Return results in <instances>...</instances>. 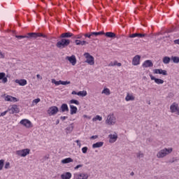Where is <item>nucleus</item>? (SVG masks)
Returning a JSON list of instances; mask_svg holds the SVG:
<instances>
[{
  "instance_id": "obj_1",
  "label": "nucleus",
  "mask_w": 179,
  "mask_h": 179,
  "mask_svg": "<svg viewBox=\"0 0 179 179\" xmlns=\"http://www.w3.org/2000/svg\"><path fill=\"white\" fill-rule=\"evenodd\" d=\"M71 44V40L68 38H62L59 41H58L56 44L57 48L62 50V48H65L68 47Z\"/></svg>"
},
{
  "instance_id": "obj_2",
  "label": "nucleus",
  "mask_w": 179,
  "mask_h": 179,
  "mask_svg": "<svg viewBox=\"0 0 179 179\" xmlns=\"http://www.w3.org/2000/svg\"><path fill=\"white\" fill-rule=\"evenodd\" d=\"M171 152H173L172 148H164L157 152V157H158V159H163V157H166L167 155H170Z\"/></svg>"
},
{
  "instance_id": "obj_3",
  "label": "nucleus",
  "mask_w": 179,
  "mask_h": 179,
  "mask_svg": "<svg viewBox=\"0 0 179 179\" xmlns=\"http://www.w3.org/2000/svg\"><path fill=\"white\" fill-rule=\"evenodd\" d=\"M16 155L17 156H20V157H26L27 155H30V149L25 148L16 151Z\"/></svg>"
},
{
  "instance_id": "obj_4",
  "label": "nucleus",
  "mask_w": 179,
  "mask_h": 179,
  "mask_svg": "<svg viewBox=\"0 0 179 179\" xmlns=\"http://www.w3.org/2000/svg\"><path fill=\"white\" fill-rule=\"evenodd\" d=\"M84 57H85V58L87 59L85 61L87 64H89V65H94V57L90 55L89 52H85L84 54Z\"/></svg>"
},
{
  "instance_id": "obj_5",
  "label": "nucleus",
  "mask_w": 179,
  "mask_h": 179,
  "mask_svg": "<svg viewBox=\"0 0 179 179\" xmlns=\"http://www.w3.org/2000/svg\"><path fill=\"white\" fill-rule=\"evenodd\" d=\"M59 111V108H58L56 106H53L48 108V114L50 117H51V115H55L57 114Z\"/></svg>"
},
{
  "instance_id": "obj_6",
  "label": "nucleus",
  "mask_w": 179,
  "mask_h": 179,
  "mask_svg": "<svg viewBox=\"0 0 179 179\" xmlns=\"http://www.w3.org/2000/svg\"><path fill=\"white\" fill-rule=\"evenodd\" d=\"M28 38H37V37H43L44 38H45L47 37V36L41 34V33H36V32H31V33H28Z\"/></svg>"
},
{
  "instance_id": "obj_7",
  "label": "nucleus",
  "mask_w": 179,
  "mask_h": 179,
  "mask_svg": "<svg viewBox=\"0 0 179 179\" xmlns=\"http://www.w3.org/2000/svg\"><path fill=\"white\" fill-rule=\"evenodd\" d=\"M106 122L108 125H114V124H115V117H114V114L108 115Z\"/></svg>"
},
{
  "instance_id": "obj_8",
  "label": "nucleus",
  "mask_w": 179,
  "mask_h": 179,
  "mask_svg": "<svg viewBox=\"0 0 179 179\" xmlns=\"http://www.w3.org/2000/svg\"><path fill=\"white\" fill-rule=\"evenodd\" d=\"M153 73L158 74V75H163L164 76H167L169 75L167 73V71L163 70L162 69H155L153 70Z\"/></svg>"
},
{
  "instance_id": "obj_9",
  "label": "nucleus",
  "mask_w": 179,
  "mask_h": 179,
  "mask_svg": "<svg viewBox=\"0 0 179 179\" xmlns=\"http://www.w3.org/2000/svg\"><path fill=\"white\" fill-rule=\"evenodd\" d=\"M149 76H150L151 80H154L155 83H156L157 85H163V83H164V80H163L160 78H156L151 73L149 74Z\"/></svg>"
},
{
  "instance_id": "obj_10",
  "label": "nucleus",
  "mask_w": 179,
  "mask_h": 179,
  "mask_svg": "<svg viewBox=\"0 0 179 179\" xmlns=\"http://www.w3.org/2000/svg\"><path fill=\"white\" fill-rule=\"evenodd\" d=\"M8 111H10V114H19L20 110L17 107V105H13L10 108H8Z\"/></svg>"
},
{
  "instance_id": "obj_11",
  "label": "nucleus",
  "mask_w": 179,
  "mask_h": 179,
  "mask_svg": "<svg viewBox=\"0 0 179 179\" xmlns=\"http://www.w3.org/2000/svg\"><path fill=\"white\" fill-rule=\"evenodd\" d=\"M20 123L27 128H31V122L27 119L22 120Z\"/></svg>"
},
{
  "instance_id": "obj_12",
  "label": "nucleus",
  "mask_w": 179,
  "mask_h": 179,
  "mask_svg": "<svg viewBox=\"0 0 179 179\" xmlns=\"http://www.w3.org/2000/svg\"><path fill=\"white\" fill-rule=\"evenodd\" d=\"M66 59L69 61L70 64H71L73 66L76 65V57H75V55H72L71 57L67 56L66 57Z\"/></svg>"
},
{
  "instance_id": "obj_13",
  "label": "nucleus",
  "mask_w": 179,
  "mask_h": 179,
  "mask_svg": "<svg viewBox=\"0 0 179 179\" xmlns=\"http://www.w3.org/2000/svg\"><path fill=\"white\" fill-rule=\"evenodd\" d=\"M108 138H110V143H114V142L117 141V139H118V134H117V133L115 134H110Z\"/></svg>"
},
{
  "instance_id": "obj_14",
  "label": "nucleus",
  "mask_w": 179,
  "mask_h": 179,
  "mask_svg": "<svg viewBox=\"0 0 179 179\" xmlns=\"http://www.w3.org/2000/svg\"><path fill=\"white\" fill-rule=\"evenodd\" d=\"M141 62V56L140 55H136L132 60V65L136 66L139 65Z\"/></svg>"
},
{
  "instance_id": "obj_15",
  "label": "nucleus",
  "mask_w": 179,
  "mask_h": 179,
  "mask_svg": "<svg viewBox=\"0 0 179 179\" xmlns=\"http://www.w3.org/2000/svg\"><path fill=\"white\" fill-rule=\"evenodd\" d=\"M145 34H139V33H135L130 34L129 36V38H135V37H138L139 38H143V37H145Z\"/></svg>"
},
{
  "instance_id": "obj_16",
  "label": "nucleus",
  "mask_w": 179,
  "mask_h": 179,
  "mask_svg": "<svg viewBox=\"0 0 179 179\" xmlns=\"http://www.w3.org/2000/svg\"><path fill=\"white\" fill-rule=\"evenodd\" d=\"M142 66L143 68H152L153 66V62H152V60H145Z\"/></svg>"
},
{
  "instance_id": "obj_17",
  "label": "nucleus",
  "mask_w": 179,
  "mask_h": 179,
  "mask_svg": "<svg viewBox=\"0 0 179 179\" xmlns=\"http://www.w3.org/2000/svg\"><path fill=\"white\" fill-rule=\"evenodd\" d=\"M170 110L171 113H177V110H178V103L174 102L171 105Z\"/></svg>"
},
{
  "instance_id": "obj_18",
  "label": "nucleus",
  "mask_w": 179,
  "mask_h": 179,
  "mask_svg": "<svg viewBox=\"0 0 179 179\" xmlns=\"http://www.w3.org/2000/svg\"><path fill=\"white\" fill-rule=\"evenodd\" d=\"M6 101H13V103H16L17 101H19V99H17L16 97L12 96L10 95H7L5 97Z\"/></svg>"
},
{
  "instance_id": "obj_19",
  "label": "nucleus",
  "mask_w": 179,
  "mask_h": 179,
  "mask_svg": "<svg viewBox=\"0 0 179 179\" xmlns=\"http://www.w3.org/2000/svg\"><path fill=\"white\" fill-rule=\"evenodd\" d=\"M61 38H71V37H73V34L71 32L63 33L60 36Z\"/></svg>"
},
{
  "instance_id": "obj_20",
  "label": "nucleus",
  "mask_w": 179,
  "mask_h": 179,
  "mask_svg": "<svg viewBox=\"0 0 179 179\" xmlns=\"http://www.w3.org/2000/svg\"><path fill=\"white\" fill-rule=\"evenodd\" d=\"M61 113H65L69 111V108L68 107V104L62 103L60 107Z\"/></svg>"
},
{
  "instance_id": "obj_21",
  "label": "nucleus",
  "mask_w": 179,
  "mask_h": 179,
  "mask_svg": "<svg viewBox=\"0 0 179 179\" xmlns=\"http://www.w3.org/2000/svg\"><path fill=\"white\" fill-rule=\"evenodd\" d=\"M15 83H17L20 86H26L27 85V80L24 79L15 80Z\"/></svg>"
},
{
  "instance_id": "obj_22",
  "label": "nucleus",
  "mask_w": 179,
  "mask_h": 179,
  "mask_svg": "<svg viewBox=\"0 0 179 179\" xmlns=\"http://www.w3.org/2000/svg\"><path fill=\"white\" fill-rule=\"evenodd\" d=\"M76 113H78V108L73 105H70L71 115H73V114H76Z\"/></svg>"
},
{
  "instance_id": "obj_23",
  "label": "nucleus",
  "mask_w": 179,
  "mask_h": 179,
  "mask_svg": "<svg viewBox=\"0 0 179 179\" xmlns=\"http://www.w3.org/2000/svg\"><path fill=\"white\" fill-rule=\"evenodd\" d=\"M72 178V173L70 172H66L61 175L62 179H71Z\"/></svg>"
},
{
  "instance_id": "obj_24",
  "label": "nucleus",
  "mask_w": 179,
  "mask_h": 179,
  "mask_svg": "<svg viewBox=\"0 0 179 179\" xmlns=\"http://www.w3.org/2000/svg\"><path fill=\"white\" fill-rule=\"evenodd\" d=\"M73 128H75V126H73V123H71L69 127L66 128V134L68 135V134H71L72 131H73Z\"/></svg>"
},
{
  "instance_id": "obj_25",
  "label": "nucleus",
  "mask_w": 179,
  "mask_h": 179,
  "mask_svg": "<svg viewBox=\"0 0 179 179\" xmlns=\"http://www.w3.org/2000/svg\"><path fill=\"white\" fill-rule=\"evenodd\" d=\"M103 145H104V143L103 141H99V142L94 143L92 145V148L96 149L97 148H101V146H103Z\"/></svg>"
},
{
  "instance_id": "obj_26",
  "label": "nucleus",
  "mask_w": 179,
  "mask_h": 179,
  "mask_svg": "<svg viewBox=\"0 0 179 179\" xmlns=\"http://www.w3.org/2000/svg\"><path fill=\"white\" fill-rule=\"evenodd\" d=\"M73 162V159L71 157L66 158L62 160V163L63 164H68V163H72Z\"/></svg>"
},
{
  "instance_id": "obj_27",
  "label": "nucleus",
  "mask_w": 179,
  "mask_h": 179,
  "mask_svg": "<svg viewBox=\"0 0 179 179\" xmlns=\"http://www.w3.org/2000/svg\"><path fill=\"white\" fill-rule=\"evenodd\" d=\"M125 100L126 101H134V100H135V96H134L133 95H130L129 94H127Z\"/></svg>"
},
{
  "instance_id": "obj_28",
  "label": "nucleus",
  "mask_w": 179,
  "mask_h": 179,
  "mask_svg": "<svg viewBox=\"0 0 179 179\" xmlns=\"http://www.w3.org/2000/svg\"><path fill=\"white\" fill-rule=\"evenodd\" d=\"M106 37H108V38H115V34L113 32H106L105 34Z\"/></svg>"
},
{
  "instance_id": "obj_29",
  "label": "nucleus",
  "mask_w": 179,
  "mask_h": 179,
  "mask_svg": "<svg viewBox=\"0 0 179 179\" xmlns=\"http://www.w3.org/2000/svg\"><path fill=\"white\" fill-rule=\"evenodd\" d=\"M87 178H89V176L87 175V173H80L77 179H87Z\"/></svg>"
},
{
  "instance_id": "obj_30",
  "label": "nucleus",
  "mask_w": 179,
  "mask_h": 179,
  "mask_svg": "<svg viewBox=\"0 0 179 179\" xmlns=\"http://www.w3.org/2000/svg\"><path fill=\"white\" fill-rule=\"evenodd\" d=\"M171 61V58H170L168 56H165L163 58V62L166 64H170V62Z\"/></svg>"
},
{
  "instance_id": "obj_31",
  "label": "nucleus",
  "mask_w": 179,
  "mask_h": 179,
  "mask_svg": "<svg viewBox=\"0 0 179 179\" xmlns=\"http://www.w3.org/2000/svg\"><path fill=\"white\" fill-rule=\"evenodd\" d=\"M171 59L173 61V64H179V57L172 56Z\"/></svg>"
},
{
  "instance_id": "obj_32",
  "label": "nucleus",
  "mask_w": 179,
  "mask_h": 179,
  "mask_svg": "<svg viewBox=\"0 0 179 179\" xmlns=\"http://www.w3.org/2000/svg\"><path fill=\"white\" fill-rule=\"evenodd\" d=\"M78 96H81V97H85V96H87V92L85 90L80 91L78 92Z\"/></svg>"
},
{
  "instance_id": "obj_33",
  "label": "nucleus",
  "mask_w": 179,
  "mask_h": 179,
  "mask_svg": "<svg viewBox=\"0 0 179 179\" xmlns=\"http://www.w3.org/2000/svg\"><path fill=\"white\" fill-rule=\"evenodd\" d=\"M92 5H93V1H92V0H85L84 1L85 6H92Z\"/></svg>"
},
{
  "instance_id": "obj_34",
  "label": "nucleus",
  "mask_w": 179,
  "mask_h": 179,
  "mask_svg": "<svg viewBox=\"0 0 179 179\" xmlns=\"http://www.w3.org/2000/svg\"><path fill=\"white\" fill-rule=\"evenodd\" d=\"M62 80L56 81L55 79H52V83H54L56 86H59V85H62Z\"/></svg>"
},
{
  "instance_id": "obj_35",
  "label": "nucleus",
  "mask_w": 179,
  "mask_h": 179,
  "mask_svg": "<svg viewBox=\"0 0 179 179\" xmlns=\"http://www.w3.org/2000/svg\"><path fill=\"white\" fill-rule=\"evenodd\" d=\"M92 36H95L97 37V36H102V34H104V31H99V32H92Z\"/></svg>"
},
{
  "instance_id": "obj_36",
  "label": "nucleus",
  "mask_w": 179,
  "mask_h": 179,
  "mask_svg": "<svg viewBox=\"0 0 179 179\" xmlns=\"http://www.w3.org/2000/svg\"><path fill=\"white\" fill-rule=\"evenodd\" d=\"M71 104H76V106H79V101L76 100V99H71L70 101Z\"/></svg>"
},
{
  "instance_id": "obj_37",
  "label": "nucleus",
  "mask_w": 179,
  "mask_h": 179,
  "mask_svg": "<svg viewBox=\"0 0 179 179\" xmlns=\"http://www.w3.org/2000/svg\"><path fill=\"white\" fill-rule=\"evenodd\" d=\"M16 38H18L19 40H22V38H29V36H22V35H16Z\"/></svg>"
},
{
  "instance_id": "obj_38",
  "label": "nucleus",
  "mask_w": 179,
  "mask_h": 179,
  "mask_svg": "<svg viewBox=\"0 0 179 179\" xmlns=\"http://www.w3.org/2000/svg\"><path fill=\"white\" fill-rule=\"evenodd\" d=\"M102 93H103L104 94L108 95L110 94V90L108 88H105L102 91Z\"/></svg>"
},
{
  "instance_id": "obj_39",
  "label": "nucleus",
  "mask_w": 179,
  "mask_h": 179,
  "mask_svg": "<svg viewBox=\"0 0 179 179\" xmlns=\"http://www.w3.org/2000/svg\"><path fill=\"white\" fill-rule=\"evenodd\" d=\"M136 156H137L138 159H142V157H143L144 155H143V153H142V152L139 151L136 154Z\"/></svg>"
},
{
  "instance_id": "obj_40",
  "label": "nucleus",
  "mask_w": 179,
  "mask_h": 179,
  "mask_svg": "<svg viewBox=\"0 0 179 179\" xmlns=\"http://www.w3.org/2000/svg\"><path fill=\"white\" fill-rule=\"evenodd\" d=\"M4 163H5V161L3 159L0 160V170H2L3 169Z\"/></svg>"
},
{
  "instance_id": "obj_41",
  "label": "nucleus",
  "mask_w": 179,
  "mask_h": 179,
  "mask_svg": "<svg viewBox=\"0 0 179 179\" xmlns=\"http://www.w3.org/2000/svg\"><path fill=\"white\" fill-rule=\"evenodd\" d=\"M5 76H6V74L5 73H0V80H2Z\"/></svg>"
},
{
  "instance_id": "obj_42",
  "label": "nucleus",
  "mask_w": 179,
  "mask_h": 179,
  "mask_svg": "<svg viewBox=\"0 0 179 179\" xmlns=\"http://www.w3.org/2000/svg\"><path fill=\"white\" fill-rule=\"evenodd\" d=\"M62 85L66 86V85H71V81H62Z\"/></svg>"
},
{
  "instance_id": "obj_43",
  "label": "nucleus",
  "mask_w": 179,
  "mask_h": 179,
  "mask_svg": "<svg viewBox=\"0 0 179 179\" xmlns=\"http://www.w3.org/2000/svg\"><path fill=\"white\" fill-rule=\"evenodd\" d=\"M89 148H87V147H83V148H82V152H83V153H84V154H85V153H87V150H88Z\"/></svg>"
},
{
  "instance_id": "obj_44",
  "label": "nucleus",
  "mask_w": 179,
  "mask_h": 179,
  "mask_svg": "<svg viewBox=\"0 0 179 179\" xmlns=\"http://www.w3.org/2000/svg\"><path fill=\"white\" fill-rule=\"evenodd\" d=\"M8 112H9V110L8 109L7 110H6V111L1 113L0 114V117H3L4 115H6V113H8Z\"/></svg>"
},
{
  "instance_id": "obj_45",
  "label": "nucleus",
  "mask_w": 179,
  "mask_h": 179,
  "mask_svg": "<svg viewBox=\"0 0 179 179\" xmlns=\"http://www.w3.org/2000/svg\"><path fill=\"white\" fill-rule=\"evenodd\" d=\"M75 43L76 45H81L82 41L77 39L75 41Z\"/></svg>"
},
{
  "instance_id": "obj_46",
  "label": "nucleus",
  "mask_w": 179,
  "mask_h": 179,
  "mask_svg": "<svg viewBox=\"0 0 179 179\" xmlns=\"http://www.w3.org/2000/svg\"><path fill=\"white\" fill-rule=\"evenodd\" d=\"M95 120H96L97 121H101V120H103V117H101V116L100 115H96Z\"/></svg>"
},
{
  "instance_id": "obj_47",
  "label": "nucleus",
  "mask_w": 179,
  "mask_h": 179,
  "mask_svg": "<svg viewBox=\"0 0 179 179\" xmlns=\"http://www.w3.org/2000/svg\"><path fill=\"white\" fill-rule=\"evenodd\" d=\"M10 163L6 162L4 166V169H8L10 167Z\"/></svg>"
},
{
  "instance_id": "obj_48",
  "label": "nucleus",
  "mask_w": 179,
  "mask_h": 179,
  "mask_svg": "<svg viewBox=\"0 0 179 179\" xmlns=\"http://www.w3.org/2000/svg\"><path fill=\"white\" fill-rule=\"evenodd\" d=\"M85 37H87L88 38H90L93 34H92V32L90 34H85Z\"/></svg>"
},
{
  "instance_id": "obj_49",
  "label": "nucleus",
  "mask_w": 179,
  "mask_h": 179,
  "mask_svg": "<svg viewBox=\"0 0 179 179\" xmlns=\"http://www.w3.org/2000/svg\"><path fill=\"white\" fill-rule=\"evenodd\" d=\"M80 167H83V164H78L75 168L74 170H78V169H80Z\"/></svg>"
},
{
  "instance_id": "obj_50",
  "label": "nucleus",
  "mask_w": 179,
  "mask_h": 179,
  "mask_svg": "<svg viewBox=\"0 0 179 179\" xmlns=\"http://www.w3.org/2000/svg\"><path fill=\"white\" fill-rule=\"evenodd\" d=\"M78 148H80L82 146V144L80 143V140H76V141Z\"/></svg>"
},
{
  "instance_id": "obj_51",
  "label": "nucleus",
  "mask_w": 179,
  "mask_h": 179,
  "mask_svg": "<svg viewBox=\"0 0 179 179\" xmlns=\"http://www.w3.org/2000/svg\"><path fill=\"white\" fill-rule=\"evenodd\" d=\"M86 44H89V43L86 41H81V45H86Z\"/></svg>"
},
{
  "instance_id": "obj_52",
  "label": "nucleus",
  "mask_w": 179,
  "mask_h": 179,
  "mask_svg": "<svg viewBox=\"0 0 179 179\" xmlns=\"http://www.w3.org/2000/svg\"><path fill=\"white\" fill-rule=\"evenodd\" d=\"M33 103H35L37 104L38 103H40V98L36 99L33 101Z\"/></svg>"
},
{
  "instance_id": "obj_53",
  "label": "nucleus",
  "mask_w": 179,
  "mask_h": 179,
  "mask_svg": "<svg viewBox=\"0 0 179 179\" xmlns=\"http://www.w3.org/2000/svg\"><path fill=\"white\" fill-rule=\"evenodd\" d=\"M1 80L3 83H6V82H8V78L5 76Z\"/></svg>"
},
{
  "instance_id": "obj_54",
  "label": "nucleus",
  "mask_w": 179,
  "mask_h": 179,
  "mask_svg": "<svg viewBox=\"0 0 179 179\" xmlns=\"http://www.w3.org/2000/svg\"><path fill=\"white\" fill-rule=\"evenodd\" d=\"M73 38L80 39V38H82V35L74 36Z\"/></svg>"
},
{
  "instance_id": "obj_55",
  "label": "nucleus",
  "mask_w": 179,
  "mask_h": 179,
  "mask_svg": "<svg viewBox=\"0 0 179 179\" xmlns=\"http://www.w3.org/2000/svg\"><path fill=\"white\" fill-rule=\"evenodd\" d=\"M66 118H68L67 116H61V117H60V120H61L62 121H65V120H66Z\"/></svg>"
},
{
  "instance_id": "obj_56",
  "label": "nucleus",
  "mask_w": 179,
  "mask_h": 179,
  "mask_svg": "<svg viewBox=\"0 0 179 179\" xmlns=\"http://www.w3.org/2000/svg\"><path fill=\"white\" fill-rule=\"evenodd\" d=\"M117 62H115L114 64L110 63V64H109V66H117Z\"/></svg>"
},
{
  "instance_id": "obj_57",
  "label": "nucleus",
  "mask_w": 179,
  "mask_h": 179,
  "mask_svg": "<svg viewBox=\"0 0 179 179\" xmlns=\"http://www.w3.org/2000/svg\"><path fill=\"white\" fill-rule=\"evenodd\" d=\"M97 138H99V136L95 135V136H92L90 137V139H97Z\"/></svg>"
},
{
  "instance_id": "obj_58",
  "label": "nucleus",
  "mask_w": 179,
  "mask_h": 179,
  "mask_svg": "<svg viewBox=\"0 0 179 179\" xmlns=\"http://www.w3.org/2000/svg\"><path fill=\"white\" fill-rule=\"evenodd\" d=\"M175 44H178L179 45V39H176L174 41Z\"/></svg>"
},
{
  "instance_id": "obj_59",
  "label": "nucleus",
  "mask_w": 179,
  "mask_h": 179,
  "mask_svg": "<svg viewBox=\"0 0 179 179\" xmlns=\"http://www.w3.org/2000/svg\"><path fill=\"white\" fill-rule=\"evenodd\" d=\"M71 94H77V96H78V92H76V91H73L71 92Z\"/></svg>"
},
{
  "instance_id": "obj_60",
  "label": "nucleus",
  "mask_w": 179,
  "mask_h": 179,
  "mask_svg": "<svg viewBox=\"0 0 179 179\" xmlns=\"http://www.w3.org/2000/svg\"><path fill=\"white\" fill-rule=\"evenodd\" d=\"M1 58H5V55L1 53L0 54Z\"/></svg>"
},
{
  "instance_id": "obj_61",
  "label": "nucleus",
  "mask_w": 179,
  "mask_h": 179,
  "mask_svg": "<svg viewBox=\"0 0 179 179\" xmlns=\"http://www.w3.org/2000/svg\"><path fill=\"white\" fill-rule=\"evenodd\" d=\"M174 162H177V159H173V160L169 161L170 163H174Z\"/></svg>"
},
{
  "instance_id": "obj_62",
  "label": "nucleus",
  "mask_w": 179,
  "mask_h": 179,
  "mask_svg": "<svg viewBox=\"0 0 179 179\" xmlns=\"http://www.w3.org/2000/svg\"><path fill=\"white\" fill-rule=\"evenodd\" d=\"M130 11L131 12V13H134V7H131L130 9Z\"/></svg>"
},
{
  "instance_id": "obj_63",
  "label": "nucleus",
  "mask_w": 179,
  "mask_h": 179,
  "mask_svg": "<svg viewBox=\"0 0 179 179\" xmlns=\"http://www.w3.org/2000/svg\"><path fill=\"white\" fill-rule=\"evenodd\" d=\"M58 124H59V120H56V125H58Z\"/></svg>"
},
{
  "instance_id": "obj_64",
  "label": "nucleus",
  "mask_w": 179,
  "mask_h": 179,
  "mask_svg": "<svg viewBox=\"0 0 179 179\" xmlns=\"http://www.w3.org/2000/svg\"><path fill=\"white\" fill-rule=\"evenodd\" d=\"M121 65H122L121 63H118V62L116 64L117 66H121Z\"/></svg>"
}]
</instances>
